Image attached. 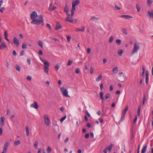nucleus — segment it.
I'll list each match as a JSON object with an SVG mask.
<instances>
[{
    "label": "nucleus",
    "instance_id": "nucleus-1",
    "mask_svg": "<svg viewBox=\"0 0 153 153\" xmlns=\"http://www.w3.org/2000/svg\"><path fill=\"white\" fill-rule=\"evenodd\" d=\"M43 19L42 16L40 15L39 16V18L38 19H33L31 22L32 24L39 25L43 22Z\"/></svg>",
    "mask_w": 153,
    "mask_h": 153
},
{
    "label": "nucleus",
    "instance_id": "nucleus-2",
    "mask_svg": "<svg viewBox=\"0 0 153 153\" xmlns=\"http://www.w3.org/2000/svg\"><path fill=\"white\" fill-rule=\"evenodd\" d=\"M60 90L63 96L66 97H69V96L68 94V91L67 89L62 87L60 88Z\"/></svg>",
    "mask_w": 153,
    "mask_h": 153
},
{
    "label": "nucleus",
    "instance_id": "nucleus-3",
    "mask_svg": "<svg viewBox=\"0 0 153 153\" xmlns=\"http://www.w3.org/2000/svg\"><path fill=\"white\" fill-rule=\"evenodd\" d=\"M64 11L66 13L67 15V16L65 19V21H68L69 22H72V20H69L68 19L70 16V13H68V7L67 5H66L65 7Z\"/></svg>",
    "mask_w": 153,
    "mask_h": 153
},
{
    "label": "nucleus",
    "instance_id": "nucleus-4",
    "mask_svg": "<svg viewBox=\"0 0 153 153\" xmlns=\"http://www.w3.org/2000/svg\"><path fill=\"white\" fill-rule=\"evenodd\" d=\"M140 49V47L139 45L136 43L134 44V47L133 50L132 54H133L134 53L137 52L138 50Z\"/></svg>",
    "mask_w": 153,
    "mask_h": 153
},
{
    "label": "nucleus",
    "instance_id": "nucleus-5",
    "mask_svg": "<svg viewBox=\"0 0 153 153\" xmlns=\"http://www.w3.org/2000/svg\"><path fill=\"white\" fill-rule=\"evenodd\" d=\"M45 123L46 125L49 126L50 125V121L49 117L47 115H45L44 116Z\"/></svg>",
    "mask_w": 153,
    "mask_h": 153
},
{
    "label": "nucleus",
    "instance_id": "nucleus-6",
    "mask_svg": "<svg viewBox=\"0 0 153 153\" xmlns=\"http://www.w3.org/2000/svg\"><path fill=\"white\" fill-rule=\"evenodd\" d=\"M30 18L32 19H35L37 16V14L35 11L33 12L30 14Z\"/></svg>",
    "mask_w": 153,
    "mask_h": 153
},
{
    "label": "nucleus",
    "instance_id": "nucleus-7",
    "mask_svg": "<svg viewBox=\"0 0 153 153\" xmlns=\"http://www.w3.org/2000/svg\"><path fill=\"white\" fill-rule=\"evenodd\" d=\"M13 43L16 45V47H18L19 45V41L16 37H14L13 38Z\"/></svg>",
    "mask_w": 153,
    "mask_h": 153
},
{
    "label": "nucleus",
    "instance_id": "nucleus-8",
    "mask_svg": "<svg viewBox=\"0 0 153 153\" xmlns=\"http://www.w3.org/2000/svg\"><path fill=\"white\" fill-rule=\"evenodd\" d=\"M31 107L34 108L36 109H37L38 108L39 106L37 102H35L33 103L32 104L30 105Z\"/></svg>",
    "mask_w": 153,
    "mask_h": 153
},
{
    "label": "nucleus",
    "instance_id": "nucleus-9",
    "mask_svg": "<svg viewBox=\"0 0 153 153\" xmlns=\"http://www.w3.org/2000/svg\"><path fill=\"white\" fill-rule=\"evenodd\" d=\"M121 17H122L126 19H129L130 18H132V16L128 15H123L120 16Z\"/></svg>",
    "mask_w": 153,
    "mask_h": 153
},
{
    "label": "nucleus",
    "instance_id": "nucleus-10",
    "mask_svg": "<svg viewBox=\"0 0 153 153\" xmlns=\"http://www.w3.org/2000/svg\"><path fill=\"white\" fill-rule=\"evenodd\" d=\"M6 48L7 46L5 42H2L0 45V49H2L3 48Z\"/></svg>",
    "mask_w": 153,
    "mask_h": 153
},
{
    "label": "nucleus",
    "instance_id": "nucleus-11",
    "mask_svg": "<svg viewBox=\"0 0 153 153\" xmlns=\"http://www.w3.org/2000/svg\"><path fill=\"white\" fill-rule=\"evenodd\" d=\"M56 6H53L51 4L50 5V6L49 8V10L50 11H52L53 10L56 9Z\"/></svg>",
    "mask_w": 153,
    "mask_h": 153
},
{
    "label": "nucleus",
    "instance_id": "nucleus-12",
    "mask_svg": "<svg viewBox=\"0 0 153 153\" xmlns=\"http://www.w3.org/2000/svg\"><path fill=\"white\" fill-rule=\"evenodd\" d=\"M62 28V26L60 25V23L59 22H58L56 23V30H58L59 29H61Z\"/></svg>",
    "mask_w": 153,
    "mask_h": 153
},
{
    "label": "nucleus",
    "instance_id": "nucleus-13",
    "mask_svg": "<svg viewBox=\"0 0 153 153\" xmlns=\"http://www.w3.org/2000/svg\"><path fill=\"white\" fill-rule=\"evenodd\" d=\"M146 82L147 84L149 81V73L147 71H146Z\"/></svg>",
    "mask_w": 153,
    "mask_h": 153
},
{
    "label": "nucleus",
    "instance_id": "nucleus-14",
    "mask_svg": "<svg viewBox=\"0 0 153 153\" xmlns=\"http://www.w3.org/2000/svg\"><path fill=\"white\" fill-rule=\"evenodd\" d=\"M4 125V117H2L1 118L0 125L1 127L3 126Z\"/></svg>",
    "mask_w": 153,
    "mask_h": 153
},
{
    "label": "nucleus",
    "instance_id": "nucleus-15",
    "mask_svg": "<svg viewBox=\"0 0 153 153\" xmlns=\"http://www.w3.org/2000/svg\"><path fill=\"white\" fill-rule=\"evenodd\" d=\"M79 3V1L78 0H76L75 1H74L73 2L72 5L75 6Z\"/></svg>",
    "mask_w": 153,
    "mask_h": 153
},
{
    "label": "nucleus",
    "instance_id": "nucleus-16",
    "mask_svg": "<svg viewBox=\"0 0 153 153\" xmlns=\"http://www.w3.org/2000/svg\"><path fill=\"white\" fill-rule=\"evenodd\" d=\"M147 148V145H146L144 146L143 148L142 151L141 153H145Z\"/></svg>",
    "mask_w": 153,
    "mask_h": 153
},
{
    "label": "nucleus",
    "instance_id": "nucleus-17",
    "mask_svg": "<svg viewBox=\"0 0 153 153\" xmlns=\"http://www.w3.org/2000/svg\"><path fill=\"white\" fill-rule=\"evenodd\" d=\"M99 19V18L97 17H92L89 21L91 20L92 21H94L95 22H96V21L97 20Z\"/></svg>",
    "mask_w": 153,
    "mask_h": 153
},
{
    "label": "nucleus",
    "instance_id": "nucleus-18",
    "mask_svg": "<svg viewBox=\"0 0 153 153\" xmlns=\"http://www.w3.org/2000/svg\"><path fill=\"white\" fill-rule=\"evenodd\" d=\"M147 14L148 16H149V17H150L151 16H152V17H153V10H152L151 12L149 11Z\"/></svg>",
    "mask_w": 153,
    "mask_h": 153
},
{
    "label": "nucleus",
    "instance_id": "nucleus-19",
    "mask_svg": "<svg viewBox=\"0 0 153 153\" xmlns=\"http://www.w3.org/2000/svg\"><path fill=\"white\" fill-rule=\"evenodd\" d=\"M75 6L72 5V9L71 10V13L72 15H73L74 13V11L75 10Z\"/></svg>",
    "mask_w": 153,
    "mask_h": 153
},
{
    "label": "nucleus",
    "instance_id": "nucleus-20",
    "mask_svg": "<svg viewBox=\"0 0 153 153\" xmlns=\"http://www.w3.org/2000/svg\"><path fill=\"white\" fill-rule=\"evenodd\" d=\"M85 26H83L82 27V29H78L77 28L76 29V31H81L83 32L85 30Z\"/></svg>",
    "mask_w": 153,
    "mask_h": 153
},
{
    "label": "nucleus",
    "instance_id": "nucleus-21",
    "mask_svg": "<svg viewBox=\"0 0 153 153\" xmlns=\"http://www.w3.org/2000/svg\"><path fill=\"white\" fill-rule=\"evenodd\" d=\"M25 128L26 135L27 136H28L29 134V128L27 126H26Z\"/></svg>",
    "mask_w": 153,
    "mask_h": 153
},
{
    "label": "nucleus",
    "instance_id": "nucleus-22",
    "mask_svg": "<svg viewBox=\"0 0 153 153\" xmlns=\"http://www.w3.org/2000/svg\"><path fill=\"white\" fill-rule=\"evenodd\" d=\"M118 68L117 67H115L113 68V72L114 74L118 72Z\"/></svg>",
    "mask_w": 153,
    "mask_h": 153
},
{
    "label": "nucleus",
    "instance_id": "nucleus-23",
    "mask_svg": "<svg viewBox=\"0 0 153 153\" xmlns=\"http://www.w3.org/2000/svg\"><path fill=\"white\" fill-rule=\"evenodd\" d=\"M125 115L122 114V116L121 119L119 122V124H120L121 122H122L124 120L125 117Z\"/></svg>",
    "mask_w": 153,
    "mask_h": 153
},
{
    "label": "nucleus",
    "instance_id": "nucleus-24",
    "mask_svg": "<svg viewBox=\"0 0 153 153\" xmlns=\"http://www.w3.org/2000/svg\"><path fill=\"white\" fill-rule=\"evenodd\" d=\"M103 93L102 92H101L100 93V99L102 100H103L104 98L103 97Z\"/></svg>",
    "mask_w": 153,
    "mask_h": 153
},
{
    "label": "nucleus",
    "instance_id": "nucleus-25",
    "mask_svg": "<svg viewBox=\"0 0 153 153\" xmlns=\"http://www.w3.org/2000/svg\"><path fill=\"white\" fill-rule=\"evenodd\" d=\"M27 43L25 42H24L22 45V48L23 49H26L27 48Z\"/></svg>",
    "mask_w": 153,
    "mask_h": 153
},
{
    "label": "nucleus",
    "instance_id": "nucleus-26",
    "mask_svg": "<svg viewBox=\"0 0 153 153\" xmlns=\"http://www.w3.org/2000/svg\"><path fill=\"white\" fill-rule=\"evenodd\" d=\"M10 145V143L6 142L4 145V149H6Z\"/></svg>",
    "mask_w": 153,
    "mask_h": 153
},
{
    "label": "nucleus",
    "instance_id": "nucleus-27",
    "mask_svg": "<svg viewBox=\"0 0 153 153\" xmlns=\"http://www.w3.org/2000/svg\"><path fill=\"white\" fill-rule=\"evenodd\" d=\"M38 44L39 46L41 47L42 48H43V43L40 40L38 42Z\"/></svg>",
    "mask_w": 153,
    "mask_h": 153
},
{
    "label": "nucleus",
    "instance_id": "nucleus-28",
    "mask_svg": "<svg viewBox=\"0 0 153 153\" xmlns=\"http://www.w3.org/2000/svg\"><path fill=\"white\" fill-rule=\"evenodd\" d=\"M102 79V76L100 75L96 79V80L97 82H98L100 80Z\"/></svg>",
    "mask_w": 153,
    "mask_h": 153
},
{
    "label": "nucleus",
    "instance_id": "nucleus-29",
    "mask_svg": "<svg viewBox=\"0 0 153 153\" xmlns=\"http://www.w3.org/2000/svg\"><path fill=\"white\" fill-rule=\"evenodd\" d=\"M49 69L48 67L46 66H45L44 71L46 73L48 74V71Z\"/></svg>",
    "mask_w": 153,
    "mask_h": 153
},
{
    "label": "nucleus",
    "instance_id": "nucleus-30",
    "mask_svg": "<svg viewBox=\"0 0 153 153\" xmlns=\"http://www.w3.org/2000/svg\"><path fill=\"white\" fill-rule=\"evenodd\" d=\"M113 146V145L111 144L109 146V147L108 148V150L109 152H110L112 149V147Z\"/></svg>",
    "mask_w": 153,
    "mask_h": 153
},
{
    "label": "nucleus",
    "instance_id": "nucleus-31",
    "mask_svg": "<svg viewBox=\"0 0 153 153\" xmlns=\"http://www.w3.org/2000/svg\"><path fill=\"white\" fill-rule=\"evenodd\" d=\"M123 51L122 50H119L118 53L120 56H122L123 53Z\"/></svg>",
    "mask_w": 153,
    "mask_h": 153
},
{
    "label": "nucleus",
    "instance_id": "nucleus-32",
    "mask_svg": "<svg viewBox=\"0 0 153 153\" xmlns=\"http://www.w3.org/2000/svg\"><path fill=\"white\" fill-rule=\"evenodd\" d=\"M20 143V142L19 140H18L17 141H15L14 145L15 146H17Z\"/></svg>",
    "mask_w": 153,
    "mask_h": 153
},
{
    "label": "nucleus",
    "instance_id": "nucleus-33",
    "mask_svg": "<svg viewBox=\"0 0 153 153\" xmlns=\"http://www.w3.org/2000/svg\"><path fill=\"white\" fill-rule=\"evenodd\" d=\"M38 144V142L37 141H36L35 142L34 144V147L35 149H37V147Z\"/></svg>",
    "mask_w": 153,
    "mask_h": 153
},
{
    "label": "nucleus",
    "instance_id": "nucleus-34",
    "mask_svg": "<svg viewBox=\"0 0 153 153\" xmlns=\"http://www.w3.org/2000/svg\"><path fill=\"white\" fill-rule=\"evenodd\" d=\"M146 97L145 95V94H144L143 95V100H142V102H143L142 105H144V104L146 100Z\"/></svg>",
    "mask_w": 153,
    "mask_h": 153
},
{
    "label": "nucleus",
    "instance_id": "nucleus-35",
    "mask_svg": "<svg viewBox=\"0 0 153 153\" xmlns=\"http://www.w3.org/2000/svg\"><path fill=\"white\" fill-rule=\"evenodd\" d=\"M46 150L48 153H49L51 151L52 149L50 146H49L47 149Z\"/></svg>",
    "mask_w": 153,
    "mask_h": 153
},
{
    "label": "nucleus",
    "instance_id": "nucleus-36",
    "mask_svg": "<svg viewBox=\"0 0 153 153\" xmlns=\"http://www.w3.org/2000/svg\"><path fill=\"white\" fill-rule=\"evenodd\" d=\"M136 8L138 12H139L140 11V8L138 4H136Z\"/></svg>",
    "mask_w": 153,
    "mask_h": 153
},
{
    "label": "nucleus",
    "instance_id": "nucleus-37",
    "mask_svg": "<svg viewBox=\"0 0 153 153\" xmlns=\"http://www.w3.org/2000/svg\"><path fill=\"white\" fill-rule=\"evenodd\" d=\"M66 118V116L65 115L62 117L60 119V122L62 123Z\"/></svg>",
    "mask_w": 153,
    "mask_h": 153
},
{
    "label": "nucleus",
    "instance_id": "nucleus-38",
    "mask_svg": "<svg viewBox=\"0 0 153 153\" xmlns=\"http://www.w3.org/2000/svg\"><path fill=\"white\" fill-rule=\"evenodd\" d=\"M121 41L120 39H117L116 40V43L118 45H120L121 44Z\"/></svg>",
    "mask_w": 153,
    "mask_h": 153
},
{
    "label": "nucleus",
    "instance_id": "nucleus-39",
    "mask_svg": "<svg viewBox=\"0 0 153 153\" xmlns=\"http://www.w3.org/2000/svg\"><path fill=\"white\" fill-rule=\"evenodd\" d=\"M44 66H46L48 67L50 66V64L47 61V62H45L44 63Z\"/></svg>",
    "mask_w": 153,
    "mask_h": 153
},
{
    "label": "nucleus",
    "instance_id": "nucleus-40",
    "mask_svg": "<svg viewBox=\"0 0 153 153\" xmlns=\"http://www.w3.org/2000/svg\"><path fill=\"white\" fill-rule=\"evenodd\" d=\"M16 69L18 71H19L20 70V67L18 65H16Z\"/></svg>",
    "mask_w": 153,
    "mask_h": 153
},
{
    "label": "nucleus",
    "instance_id": "nucleus-41",
    "mask_svg": "<svg viewBox=\"0 0 153 153\" xmlns=\"http://www.w3.org/2000/svg\"><path fill=\"white\" fill-rule=\"evenodd\" d=\"M152 2V1L151 0H148L147 3L149 5V7L150 6Z\"/></svg>",
    "mask_w": 153,
    "mask_h": 153
},
{
    "label": "nucleus",
    "instance_id": "nucleus-42",
    "mask_svg": "<svg viewBox=\"0 0 153 153\" xmlns=\"http://www.w3.org/2000/svg\"><path fill=\"white\" fill-rule=\"evenodd\" d=\"M59 68V65L58 64H57V65L55 66V68L56 70H57Z\"/></svg>",
    "mask_w": 153,
    "mask_h": 153
},
{
    "label": "nucleus",
    "instance_id": "nucleus-43",
    "mask_svg": "<svg viewBox=\"0 0 153 153\" xmlns=\"http://www.w3.org/2000/svg\"><path fill=\"white\" fill-rule=\"evenodd\" d=\"M73 61L72 60H70L68 61V62L67 64V65L68 66L70 65L72 63Z\"/></svg>",
    "mask_w": 153,
    "mask_h": 153
},
{
    "label": "nucleus",
    "instance_id": "nucleus-44",
    "mask_svg": "<svg viewBox=\"0 0 153 153\" xmlns=\"http://www.w3.org/2000/svg\"><path fill=\"white\" fill-rule=\"evenodd\" d=\"M73 16V15H72L71 14V15H70V16L69 17V18L68 19L69 20H72V22H71L72 23L73 22V20L72 19Z\"/></svg>",
    "mask_w": 153,
    "mask_h": 153
},
{
    "label": "nucleus",
    "instance_id": "nucleus-45",
    "mask_svg": "<svg viewBox=\"0 0 153 153\" xmlns=\"http://www.w3.org/2000/svg\"><path fill=\"white\" fill-rule=\"evenodd\" d=\"M80 72V69L79 68H77L76 69L75 72L76 74H79V72Z\"/></svg>",
    "mask_w": 153,
    "mask_h": 153
},
{
    "label": "nucleus",
    "instance_id": "nucleus-46",
    "mask_svg": "<svg viewBox=\"0 0 153 153\" xmlns=\"http://www.w3.org/2000/svg\"><path fill=\"white\" fill-rule=\"evenodd\" d=\"M113 36H111L110 38H109V42H112L113 41Z\"/></svg>",
    "mask_w": 153,
    "mask_h": 153
},
{
    "label": "nucleus",
    "instance_id": "nucleus-47",
    "mask_svg": "<svg viewBox=\"0 0 153 153\" xmlns=\"http://www.w3.org/2000/svg\"><path fill=\"white\" fill-rule=\"evenodd\" d=\"M140 106L138 109V111H137V115L138 116H140Z\"/></svg>",
    "mask_w": 153,
    "mask_h": 153
},
{
    "label": "nucleus",
    "instance_id": "nucleus-48",
    "mask_svg": "<svg viewBox=\"0 0 153 153\" xmlns=\"http://www.w3.org/2000/svg\"><path fill=\"white\" fill-rule=\"evenodd\" d=\"M123 33L125 34H127V30L125 29H123Z\"/></svg>",
    "mask_w": 153,
    "mask_h": 153
},
{
    "label": "nucleus",
    "instance_id": "nucleus-49",
    "mask_svg": "<svg viewBox=\"0 0 153 153\" xmlns=\"http://www.w3.org/2000/svg\"><path fill=\"white\" fill-rule=\"evenodd\" d=\"M67 41L68 42H69L70 41L71 37L69 36H67Z\"/></svg>",
    "mask_w": 153,
    "mask_h": 153
},
{
    "label": "nucleus",
    "instance_id": "nucleus-50",
    "mask_svg": "<svg viewBox=\"0 0 153 153\" xmlns=\"http://www.w3.org/2000/svg\"><path fill=\"white\" fill-rule=\"evenodd\" d=\"M5 9L3 7H2L0 9V11L2 13L3 12V11Z\"/></svg>",
    "mask_w": 153,
    "mask_h": 153
},
{
    "label": "nucleus",
    "instance_id": "nucleus-51",
    "mask_svg": "<svg viewBox=\"0 0 153 153\" xmlns=\"http://www.w3.org/2000/svg\"><path fill=\"white\" fill-rule=\"evenodd\" d=\"M110 95L109 94L107 93L106 94L105 97L106 98V99H108Z\"/></svg>",
    "mask_w": 153,
    "mask_h": 153
},
{
    "label": "nucleus",
    "instance_id": "nucleus-52",
    "mask_svg": "<svg viewBox=\"0 0 153 153\" xmlns=\"http://www.w3.org/2000/svg\"><path fill=\"white\" fill-rule=\"evenodd\" d=\"M85 137L86 138H88L89 137V134L88 133H87L86 134L85 136Z\"/></svg>",
    "mask_w": 153,
    "mask_h": 153
},
{
    "label": "nucleus",
    "instance_id": "nucleus-53",
    "mask_svg": "<svg viewBox=\"0 0 153 153\" xmlns=\"http://www.w3.org/2000/svg\"><path fill=\"white\" fill-rule=\"evenodd\" d=\"M128 105H126L125 108L123 109V110L126 111H126L128 110Z\"/></svg>",
    "mask_w": 153,
    "mask_h": 153
},
{
    "label": "nucleus",
    "instance_id": "nucleus-54",
    "mask_svg": "<svg viewBox=\"0 0 153 153\" xmlns=\"http://www.w3.org/2000/svg\"><path fill=\"white\" fill-rule=\"evenodd\" d=\"M32 77L30 76H28L27 78V79L29 81H31Z\"/></svg>",
    "mask_w": 153,
    "mask_h": 153
},
{
    "label": "nucleus",
    "instance_id": "nucleus-55",
    "mask_svg": "<svg viewBox=\"0 0 153 153\" xmlns=\"http://www.w3.org/2000/svg\"><path fill=\"white\" fill-rule=\"evenodd\" d=\"M90 73L91 74H92L93 73V69L92 67H91L90 68Z\"/></svg>",
    "mask_w": 153,
    "mask_h": 153
},
{
    "label": "nucleus",
    "instance_id": "nucleus-56",
    "mask_svg": "<svg viewBox=\"0 0 153 153\" xmlns=\"http://www.w3.org/2000/svg\"><path fill=\"white\" fill-rule=\"evenodd\" d=\"M137 119V116L136 115V116H135V117L133 120L134 123L136 122Z\"/></svg>",
    "mask_w": 153,
    "mask_h": 153
},
{
    "label": "nucleus",
    "instance_id": "nucleus-57",
    "mask_svg": "<svg viewBox=\"0 0 153 153\" xmlns=\"http://www.w3.org/2000/svg\"><path fill=\"white\" fill-rule=\"evenodd\" d=\"M27 62H28L29 64L30 65V64L31 63V60L30 58H27Z\"/></svg>",
    "mask_w": 153,
    "mask_h": 153
},
{
    "label": "nucleus",
    "instance_id": "nucleus-58",
    "mask_svg": "<svg viewBox=\"0 0 153 153\" xmlns=\"http://www.w3.org/2000/svg\"><path fill=\"white\" fill-rule=\"evenodd\" d=\"M39 54L41 55H42L43 54V52L42 50H40L39 52Z\"/></svg>",
    "mask_w": 153,
    "mask_h": 153
},
{
    "label": "nucleus",
    "instance_id": "nucleus-59",
    "mask_svg": "<svg viewBox=\"0 0 153 153\" xmlns=\"http://www.w3.org/2000/svg\"><path fill=\"white\" fill-rule=\"evenodd\" d=\"M115 7L116 9L117 10H120V8L119 7L117 6V5L116 4H115Z\"/></svg>",
    "mask_w": 153,
    "mask_h": 153
},
{
    "label": "nucleus",
    "instance_id": "nucleus-60",
    "mask_svg": "<svg viewBox=\"0 0 153 153\" xmlns=\"http://www.w3.org/2000/svg\"><path fill=\"white\" fill-rule=\"evenodd\" d=\"M46 26L49 29H51V26L49 24L47 23L46 24Z\"/></svg>",
    "mask_w": 153,
    "mask_h": 153
},
{
    "label": "nucleus",
    "instance_id": "nucleus-61",
    "mask_svg": "<svg viewBox=\"0 0 153 153\" xmlns=\"http://www.w3.org/2000/svg\"><path fill=\"white\" fill-rule=\"evenodd\" d=\"M100 90L102 91V89L103 87V84L102 83L100 84Z\"/></svg>",
    "mask_w": 153,
    "mask_h": 153
},
{
    "label": "nucleus",
    "instance_id": "nucleus-62",
    "mask_svg": "<svg viewBox=\"0 0 153 153\" xmlns=\"http://www.w3.org/2000/svg\"><path fill=\"white\" fill-rule=\"evenodd\" d=\"M4 37H7V32L6 30L4 32Z\"/></svg>",
    "mask_w": 153,
    "mask_h": 153
},
{
    "label": "nucleus",
    "instance_id": "nucleus-63",
    "mask_svg": "<svg viewBox=\"0 0 153 153\" xmlns=\"http://www.w3.org/2000/svg\"><path fill=\"white\" fill-rule=\"evenodd\" d=\"M108 151V148H106L105 149H104V150L103 151V152L105 153H107V152Z\"/></svg>",
    "mask_w": 153,
    "mask_h": 153
},
{
    "label": "nucleus",
    "instance_id": "nucleus-64",
    "mask_svg": "<svg viewBox=\"0 0 153 153\" xmlns=\"http://www.w3.org/2000/svg\"><path fill=\"white\" fill-rule=\"evenodd\" d=\"M7 150L6 149H3V151L2 153H6L7 152Z\"/></svg>",
    "mask_w": 153,
    "mask_h": 153
}]
</instances>
